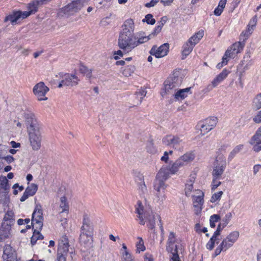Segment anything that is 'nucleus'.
Wrapping results in <instances>:
<instances>
[{
  "instance_id": "nucleus-27",
  "label": "nucleus",
  "mask_w": 261,
  "mask_h": 261,
  "mask_svg": "<svg viewBox=\"0 0 261 261\" xmlns=\"http://www.w3.org/2000/svg\"><path fill=\"white\" fill-rule=\"evenodd\" d=\"M162 141L165 145L172 146L173 147H174L175 146L179 144L181 140L178 137L173 135H167L163 138Z\"/></svg>"
},
{
  "instance_id": "nucleus-35",
  "label": "nucleus",
  "mask_w": 261,
  "mask_h": 261,
  "mask_svg": "<svg viewBox=\"0 0 261 261\" xmlns=\"http://www.w3.org/2000/svg\"><path fill=\"white\" fill-rule=\"evenodd\" d=\"M251 108L255 111L261 109V93L256 94L252 99Z\"/></svg>"
},
{
  "instance_id": "nucleus-47",
  "label": "nucleus",
  "mask_w": 261,
  "mask_h": 261,
  "mask_svg": "<svg viewBox=\"0 0 261 261\" xmlns=\"http://www.w3.org/2000/svg\"><path fill=\"white\" fill-rule=\"evenodd\" d=\"M221 219V217L218 214H214L210 217V224L212 228L216 227V223L218 222Z\"/></svg>"
},
{
  "instance_id": "nucleus-23",
  "label": "nucleus",
  "mask_w": 261,
  "mask_h": 261,
  "mask_svg": "<svg viewBox=\"0 0 261 261\" xmlns=\"http://www.w3.org/2000/svg\"><path fill=\"white\" fill-rule=\"evenodd\" d=\"M81 232L93 235V225L90 220V218L87 215L84 216L83 225L81 228Z\"/></svg>"
},
{
  "instance_id": "nucleus-45",
  "label": "nucleus",
  "mask_w": 261,
  "mask_h": 261,
  "mask_svg": "<svg viewBox=\"0 0 261 261\" xmlns=\"http://www.w3.org/2000/svg\"><path fill=\"white\" fill-rule=\"evenodd\" d=\"M80 71L84 74L88 78H90L92 76V70L91 69L88 68L87 67L81 65L79 68Z\"/></svg>"
},
{
  "instance_id": "nucleus-46",
  "label": "nucleus",
  "mask_w": 261,
  "mask_h": 261,
  "mask_svg": "<svg viewBox=\"0 0 261 261\" xmlns=\"http://www.w3.org/2000/svg\"><path fill=\"white\" fill-rule=\"evenodd\" d=\"M135 71V67L132 65L126 66L122 71V74L125 76H131Z\"/></svg>"
},
{
  "instance_id": "nucleus-8",
  "label": "nucleus",
  "mask_w": 261,
  "mask_h": 261,
  "mask_svg": "<svg viewBox=\"0 0 261 261\" xmlns=\"http://www.w3.org/2000/svg\"><path fill=\"white\" fill-rule=\"evenodd\" d=\"M218 122L216 117H208L200 121L196 125V129L199 130H212Z\"/></svg>"
},
{
  "instance_id": "nucleus-21",
  "label": "nucleus",
  "mask_w": 261,
  "mask_h": 261,
  "mask_svg": "<svg viewBox=\"0 0 261 261\" xmlns=\"http://www.w3.org/2000/svg\"><path fill=\"white\" fill-rule=\"evenodd\" d=\"M135 24L134 20L131 19H126L122 25V30L120 34L134 35Z\"/></svg>"
},
{
  "instance_id": "nucleus-56",
  "label": "nucleus",
  "mask_w": 261,
  "mask_h": 261,
  "mask_svg": "<svg viewBox=\"0 0 261 261\" xmlns=\"http://www.w3.org/2000/svg\"><path fill=\"white\" fill-rule=\"evenodd\" d=\"M143 21H146L148 24L153 25L155 22V20L153 18V16L150 14H148L146 15L145 18L143 19Z\"/></svg>"
},
{
  "instance_id": "nucleus-4",
  "label": "nucleus",
  "mask_w": 261,
  "mask_h": 261,
  "mask_svg": "<svg viewBox=\"0 0 261 261\" xmlns=\"http://www.w3.org/2000/svg\"><path fill=\"white\" fill-rule=\"evenodd\" d=\"M68 239L66 236H63L59 240L56 261H66L68 253H72V249H69Z\"/></svg>"
},
{
  "instance_id": "nucleus-61",
  "label": "nucleus",
  "mask_w": 261,
  "mask_h": 261,
  "mask_svg": "<svg viewBox=\"0 0 261 261\" xmlns=\"http://www.w3.org/2000/svg\"><path fill=\"white\" fill-rule=\"evenodd\" d=\"M13 189H14L13 194L17 195L18 191L20 192L22 191L24 189V187L23 186H20L18 183H16L13 186Z\"/></svg>"
},
{
  "instance_id": "nucleus-51",
  "label": "nucleus",
  "mask_w": 261,
  "mask_h": 261,
  "mask_svg": "<svg viewBox=\"0 0 261 261\" xmlns=\"http://www.w3.org/2000/svg\"><path fill=\"white\" fill-rule=\"evenodd\" d=\"M220 179V178L213 177L211 184V189L212 191H215L221 184V182L219 181Z\"/></svg>"
},
{
  "instance_id": "nucleus-11",
  "label": "nucleus",
  "mask_w": 261,
  "mask_h": 261,
  "mask_svg": "<svg viewBox=\"0 0 261 261\" xmlns=\"http://www.w3.org/2000/svg\"><path fill=\"white\" fill-rule=\"evenodd\" d=\"M226 166V163L225 160L223 159H216L213 167L212 172L213 177L220 178L223 174Z\"/></svg>"
},
{
  "instance_id": "nucleus-17",
  "label": "nucleus",
  "mask_w": 261,
  "mask_h": 261,
  "mask_svg": "<svg viewBox=\"0 0 261 261\" xmlns=\"http://www.w3.org/2000/svg\"><path fill=\"white\" fill-rule=\"evenodd\" d=\"M28 13L20 11L13 12L5 18V21H9L13 24H16L19 21L28 17Z\"/></svg>"
},
{
  "instance_id": "nucleus-44",
  "label": "nucleus",
  "mask_w": 261,
  "mask_h": 261,
  "mask_svg": "<svg viewBox=\"0 0 261 261\" xmlns=\"http://www.w3.org/2000/svg\"><path fill=\"white\" fill-rule=\"evenodd\" d=\"M243 145L242 144H240L236 146L234 149L230 152L228 156V160L231 161L237 153H238L243 149Z\"/></svg>"
},
{
  "instance_id": "nucleus-52",
  "label": "nucleus",
  "mask_w": 261,
  "mask_h": 261,
  "mask_svg": "<svg viewBox=\"0 0 261 261\" xmlns=\"http://www.w3.org/2000/svg\"><path fill=\"white\" fill-rule=\"evenodd\" d=\"M147 151L151 154H154L156 152L157 149L152 141L148 143L146 146Z\"/></svg>"
},
{
  "instance_id": "nucleus-53",
  "label": "nucleus",
  "mask_w": 261,
  "mask_h": 261,
  "mask_svg": "<svg viewBox=\"0 0 261 261\" xmlns=\"http://www.w3.org/2000/svg\"><path fill=\"white\" fill-rule=\"evenodd\" d=\"M232 218V214L231 212H229L226 214L225 216L223 218V219L221 220V222L223 223V226H227V225L230 222Z\"/></svg>"
},
{
  "instance_id": "nucleus-19",
  "label": "nucleus",
  "mask_w": 261,
  "mask_h": 261,
  "mask_svg": "<svg viewBox=\"0 0 261 261\" xmlns=\"http://www.w3.org/2000/svg\"><path fill=\"white\" fill-rule=\"evenodd\" d=\"M4 261H17L16 253L10 245H6L4 248L3 255Z\"/></svg>"
},
{
  "instance_id": "nucleus-30",
  "label": "nucleus",
  "mask_w": 261,
  "mask_h": 261,
  "mask_svg": "<svg viewBox=\"0 0 261 261\" xmlns=\"http://www.w3.org/2000/svg\"><path fill=\"white\" fill-rule=\"evenodd\" d=\"M177 88L174 87L171 83H167V81L164 82L163 88L161 91V94L162 97H165L167 94H170L175 92Z\"/></svg>"
},
{
  "instance_id": "nucleus-9",
  "label": "nucleus",
  "mask_w": 261,
  "mask_h": 261,
  "mask_svg": "<svg viewBox=\"0 0 261 261\" xmlns=\"http://www.w3.org/2000/svg\"><path fill=\"white\" fill-rule=\"evenodd\" d=\"M62 80L60 82L58 87L63 86L73 87L78 85L80 79L75 74L66 73L62 76Z\"/></svg>"
},
{
  "instance_id": "nucleus-37",
  "label": "nucleus",
  "mask_w": 261,
  "mask_h": 261,
  "mask_svg": "<svg viewBox=\"0 0 261 261\" xmlns=\"http://www.w3.org/2000/svg\"><path fill=\"white\" fill-rule=\"evenodd\" d=\"M194 154L191 152L186 153L178 159L183 166L194 159Z\"/></svg>"
},
{
  "instance_id": "nucleus-43",
  "label": "nucleus",
  "mask_w": 261,
  "mask_h": 261,
  "mask_svg": "<svg viewBox=\"0 0 261 261\" xmlns=\"http://www.w3.org/2000/svg\"><path fill=\"white\" fill-rule=\"evenodd\" d=\"M38 6L35 4V1L33 0L32 2L28 4V11H24V12L28 13V16H29L32 14H34L36 13L38 9Z\"/></svg>"
},
{
  "instance_id": "nucleus-29",
  "label": "nucleus",
  "mask_w": 261,
  "mask_h": 261,
  "mask_svg": "<svg viewBox=\"0 0 261 261\" xmlns=\"http://www.w3.org/2000/svg\"><path fill=\"white\" fill-rule=\"evenodd\" d=\"M192 197L193 198V204H203V192L200 190H195L193 191V194Z\"/></svg>"
},
{
  "instance_id": "nucleus-5",
  "label": "nucleus",
  "mask_w": 261,
  "mask_h": 261,
  "mask_svg": "<svg viewBox=\"0 0 261 261\" xmlns=\"http://www.w3.org/2000/svg\"><path fill=\"white\" fill-rule=\"evenodd\" d=\"M134 35L120 34L118 39V46L124 51L128 53L136 47Z\"/></svg>"
},
{
  "instance_id": "nucleus-15",
  "label": "nucleus",
  "mask_w": 261,
  "mask_h": 261,
  "mask_svg": "<svg viewBox=\"0 0 261 261\" xmlns=\"http://www.w3.org/2000/svg\"><path fill=\"white\" fill-rule=\"evenodd\" d=\"M176 241L175 233L173 231L170 232L166 244V250L168 253H178L177 246L175 244Z\"/></svg>"
},
{
  "instance_id": "nucleus-7",
  "label": "nucleus",
  "mask_w": 261,
  "mask_h": 261,
  "mask_svg": "<svg viewBox=\"0 0 261 261\" xmlns=\"http://www.w3.org/2000/svg\"><path fill=\"white\" fill-rule=\"evenodd\" d=\"M183 167L182 165L178 159L175 161L172 165L169 166H164L159 170V175H162V174L164 177H168L169 175L174 174L176 173L179 169Z\"/></svg>"
},
{
  "instance_id": "nucleus-14",
  "label": "nucleus",
  "mask_w": 261,
  "mask_h": 261,
  "mask_svg": "<svg viewBox=\"0 0 261 261\" xmlns=\"http://www.w3.org/2000/svg\"><path fill=\"white\" fill-rule=\"evenodd\" d=\"M168 51L169 44L165 43L159 47L156 46H153L149 51V53L157 58H160L166 56Z\"/></svg>"
},
{
  "instance_id": "nucleus-33",
  "label": "nucleus",
  "mask_w": 261,
  "mask_h": 261,
  "mask_svg": "<svg viewBox=\"0 0 261 261\" xmlns=\"http://www.w3.org/2000/svg\"><path fill=\"white\" fill-rule=\"evenodd\" d=\"M59 208L61 210L60 212V214L65 213L66 215L68 214L69 205L66 197L63 196L60 198Z\"/></svg>"
},
{
  "instance_id": "nucleus-34",
  "label": "nucleus",
  "mask_w": 261,
  "mask_h": 261,
  "mask_svg": "<svg viewBox=\"0 0 261 261\" xmlns=\"http://www.w3.org/2000/svg\"><path fill=\"white\" fill-rule=\"evenodd\" d=\"M194 45L188 40L182 46V59H185L192 51Z\"/></svg>"
},
{
  "instance_id": "nucleus-54",
  "label": "nucleus",
  "mask_w": 261,
  "mask_h": 261,
  "mask_svg": "<svg viewBox=\"0 0 261 261\" xmlns=\"http://www.w3.org/2000/svg\"><path fill=\"white\" fill-rule=\"evenodd\" d=\"M223 193V192L222 191L214 193L211 198V202L212 203H214L217 201L219 200Z\"/></svg>"
},
{
  "instance_id": "nucleus-24",
  "label": "nucleus",
  "mask_w": 261,
  "mask_h": 261,
  "mask_svg": "<svg viewBox=\"0 0 261 261\" xmlns=\"http://www.w3.org/2000/svg\"><path fill=\"white\" fill-rule=\"evenodd\" d=\"M168 178V177H164L162 174V175H159V172L158 173L154 184V189L156 192L165 190L166 186L165 181Z\"/></svg>"
},
{
  "instance_id": "nucleus-32",
  "label": "nucleus",
  "mask_w": 261,
  "mask_h": 261,
  "mask_svg": "<svg viewBox=\"0 0 261 261\" xmlns=\"http://www.w3.org/2000/svg\"><path fill=\"white\" fill-rule=\"evenodd\" d=\"M92 236L93 235L92 234L81 232L80 236V242L81 244L85 246L91 245L92 243Z\"/></svg>"
},
{
  "instance_id": "nucleus-20",
  "label": "nucleus",
  "mask_w": 261,
  "mask_h": 261,
  "mask_svg": "<svg viewBox=\"0 0 261 261\" xmlns=\"http://www.w3.org/2000/svg\"><path fill=\"white\" fill-rule=\"evenodd\" d=\"M257 22L256 17H253L249 21L245 30L240 35L241 39L245 41L252 34Z\"/></svg>"
},
{
  "instance_id": "nucleus-50",
  "label": "nucleus",
  "mask_w": 261,
  "mask_h": 261,
  "mask_svg": "<svg viewBox=\"0 0 261 261\" xmlns=\"http://www.w3.org/2000/svg\"><path fill=\"white\" fill-rule=\"evenodd\" d=\"M0 201L4 205H8L10 201L8 192H0Z\"/></svg>"
},
{
  "instance_id": "nucleus-40",
  "label": "nucleus",
  "mask_w": 261,
  "mask_h": 261,
  "mask_svg": "<svg viewBox=\"0 0 261 261\" xmlns=\"http://www.w3.org/2000/svg\"><path fill=\"white\" fill-rule=\"evenodd\" d=\"M227 0H220L218 6L215 8L214 14L216 16H220L223 11L226 4Z\"/></svg>"
},
{
  "instance_id": "nucleus-18",
  "label": "nucleus",
  "mask_w": 261,
  "mask_h": 261,
  "mask_svg": "<svg viewBox=\"0 0 261 261\" xmlns=\"http://www.w3.org/2000/svg\"><path fill=\"white\" fill-rule=\"evenodd\" d=\"M90 0H76L72 2L65 7V10L77 12L87 5Z\"/></svg>"
},
{
  "instance_id": "nucleus-13",
  "label": "nucleus",
  "mask_w": 261,
  "mask_h": 261,
  "mask_svg": "<svg viewBox=\"0 0 261 261\" xmlns=\"http://www.w3.org/2000/svg\"><path fill=\"white\" fill-rule=\"evenodd\" d=\"M239 236L240 233L238 231H232L223 240L221 243L228 250L238 241Z\"/></svg>"
},
{
  "instance_id": "nucleus-1",
  "label": "nucleus",
  "mask_w": 261,
  "mask_h": 261,
  "mask_svg": "<svg viewBox=\"0 0 261 261\" xmlns=\"http://www.w3.org/2000/svg\"><path fill=\"white\" fill-rule=\"evenodd\" d=\"M11 119L18 128H22V124L20 120L24 119L23 125L28 130H38L41 129L35 115L31 112H25L22 108H16L11 113Z\"/></svg>"
},
{
  "instance_id": "nucleus-16",
  "label": "nucleus",
  "mask_w": 261,
  "mask_h": 261,
  "mask_svg": "<svg viewBox=\"0 0 261 261\" xmlns=\"http://www.w3.org/2000/svg\"><path fill=\"white\" fill-rule=\"evenodd\" d=\"M184 72L181 70L175 71L173 74L169 77L166 81L167 83H171L177 88L181 85L182 80L184 77Z\"/></svg>"
},
{
  "instance_id": "nucleus-22",
  "label": "nucleus",
  "mask_w": 261,
  "mask_h": 261,
  "mask_svg": "<svg viewBox=\"0 0 261 261\" xmlns=\"http://www.w3.org/2000/svg\"><path fill=\"white\" fill-rule=\"evenodd\" d=\"M261 132H257L253 135L250 141L249 144L252 146V150L256 152H259L261 150Z\"/></svg>"
},
{
  "instance_id": "nucleus-59",
  "label": "nucleus",
  "mask_w": 261,
  "mask_h": 261,
  "mask_svg": "<svg viewBox=\"0 0 261 261\" xmlns=\"http://www.w3.org/2000/svg\"><path fill=\"white\" fill-rule=\"evenodd\" d=\"M226 226H223V223L222 222H221L218 225L217 230L214 232L213 236H214L217 238L218 236H219L220 234L221 231Z\"/></svg>"
},
{
  "instance_id": "nucleus-26",
  "label": "nucleus",
  "mask_w": 261,
  "mask_h": 261,
  "mask_svg": "<svg viewBox=\"0 0 261 261\" xmlns=\"http://www.w3.org/2000/svg\"><path fill=\"white\" fill-rule=\"evenodd\" d=\"M38 189V186L36 184H32L29 186L25 190L23 195L20 199V201L23 202L27 199L30 196H32L37 192Z\"/></svg>"
},
{
  "instance_id": "nucleus-10",
  "label": "nucleus",
  "mask_w": 261,
  "mask_h": 261,
  "mask_svg": "<svg viewBox=\"0 0 261 261\" xmlns=\"http://www.w3.org/2000/svg\"><path fill=\"white\" fill-rule=\"evenodd\" d=\"M42 136L40 132H30L29 142L34 151L39 150L41 146Z\"/></svg>"
},
{
  "instance_id": "nucleus-25",
  "label": "nucleus",
  "mask_w": 261,
  "mask_h": 261,
  "mask_svg": "<svg viewBox=\"0 0 261 261\" xmlns=\"http://www.w3.org/2000/svg\"><path fill=\"white\" fill-rule=\"evenodd\" d=\"M11 224L7 222H3L0 228V242L5 241L9 238L11 234Z\"/></svg>"
},
{
  "instance_id": "nucleus-39",
  "label": "nucleus",
  "mask_w": 261,
  "mask_h": 261,
  "mask_svg": "<svg viewBox=\"0 0 261 261\" xmlns=\"http://www.w3.org/2000/svg\"><path fill=\"white\" fill-rule=\"evenodd\" d=\"M0 181V192H9L10 186L7 178L5 176H1Z\"/></svg>"
},
{
  "instance_id": "nucleus-64",
  "label": "nucleus",
  "mask_w": 261,
  "mask_h": 261,
  "mask_svg": "<svg viewBox=\"0 0 261 261\" xmlns=\"http://www.w3.org/2000/svg\"><path fill=\"white\" fill-rule=\"evenodd\" d=\"M169 261H180L178 254H169Z\"/></svg>"
},
{
  "instance_id": "nucleus-55",
  "label": "nucleus",
  "mask_w": 261,
  "mask_h": 261,
  "mask_svg": "<svg viewBox=\"0 0 261 261\" xmlns=\"http://www.w3.org/2000/svg\"><path fill=\"white\" fill-rule=\"evenodd\" d=\"M217 239V238L215 236H213L212 238L210 239V241L206 244V248L210 250H212L214 247L215 241Z\"/></svg>"
},
{
  "instance_id": "nucleus-42",
  "label": "nucleus",
  "mask_w": 261,
  "mask_h": 261,
  "mask_svg": "<svg viewBox=\"0 0 261 261\" xmlns=\"http://www.w3.org/2000/svg\"><path fill=\"white\" fill-rule=\"evenodd\" d=\"M14 213L11 210H8L6 213L4 218V222L8 223L11 224V226L14 223V219H13Z\"/></svg>"
},
{
  "instance_id": "nucleus-31",
  "label": "nucleus",
  "mask_w": 261,
  "mask_h": 261,
  "mask_svg": "<svg viewBox=\"0 0 261 261\" xmlns=\"http://www.w3.org/2000/svg\"><path fill=\"white\" fill-rule=\"evenodd\" d=\"M191 94V88H186L178 90L174 94V98L177 100H181Z\"/></svg>"
},
{
  "instance_id": "nucleus-57",
  "label": "nucleus",
  "mask_w": 261,
  "mask_h": 261,
  "mask_svg": "<svg viewBox=\"0 0 261 261\" xmlns=\"http://www.w3.org/2000/svg\"><path fill=\"white\" fill-rule=\"evenodd\" d=\"M227 250V249L222 245V244L221 243L220 245L215 249L214 257H216L220 254L221 251H226Z\"/></svg>"
},
{
  "instance_id": "nucleus-36",
  "label": "nucleus",
  "mask_w": 261,
  "mask_h": 261,
  "mask_svg": "<svg viewBox=\"0 0 261 261\" xmlns=\"http://www.w3.org/2000/svg\"><path fill=\"white\" fill-rule=\"evenodd\" d=\"M203 35L204 31L200 30L188 39L189 42H191L193 45L195 46L202 39V38L203 37Z\"/></svg>"
},
{
  "instance_id": "nucleus-49",
  "label": "nucleus",
  "mask_w": 261,
  "mask_h": 261,
  "mask_svg": "<svg viewBox=\"0 0 261 261\" xmlns=\"http://www.w3.org/2000/svg\"><path fill=\"white\" fill-rule=\"evenodd\" d=\"M229 48L233 51V54L237 55L243 49V46L240 42H236L231 46Z\"/></svg>"
},
{
  "instance_id": "nucleus-12",
  "label": "nucleus",
  "mask_w": 261,
  "mask_h": 261,
  "mask_svg": "<svg viewBox=\"0 0 261 261\" xmlns=\"http://www.w3.org/2000/svg\"><path fill=\"white\" fill-rule=\"evenodd\" d=\"M230 71L226 69H224L222 72L218 74L211 82V84L206 87L207 91L211 90L221 84L228 75Z\"/></svg>"
},
{
  "instance_id": "nucleus-38",
  "label": "nucleus",
  "mask_w": 261,
  "mask_h": 261,
  "mask_svg": "<svg viewBox=\"0 0 261 261\" xmlns=\"http://www.w3.org/2000/svg\"><path fill=\"white\" fill-rule=\"evenodd\" d=\"M147 93L145 89H140L136 93V100L134 101V105L138 106L141 103L142 99L146 96Z\"/></svg>"
},
{
  "instance_id": "nucleus-41",
  "label": "nucleus",
  "mask_w": 261,
  "mask_h": 261,
  "mask_svg": "<svg viewBox=\"0 0 261 261\" xmlns=\"http://www.w3.org/2000/svg\"><path fill=\"white\" fill-rule=\"evenodd\" d=\"M138 241L136 243V253H140L141 252L144 251L145 250V247L144 246V241L142 238L138 237Z\"/></svg>"
},
{
  "instance_id": "nucleus-6",
  "label": "nucleus",
  "mask_w": 261,
  "mask_h": 261,
  "mask_svg": "<svg viewBox=\"0 0 261 261\" xmlns=\"http://www.w3.org/2000/svg\"><path fill=\"white\" fill-rule=\"evenodd\" d=\"M48 91L49 88L42 82L36 84L33 88V93L39 101L46 100L47 99L46 94Z\"/></svg>"
},
{
  "instance_id": "nucleus-58",
  "label": "nucleus",
  "mask_w": 261,
  "mask_h": 261,
  "mask_svg": "<svg viewBox=\"0 0 261 261\" xmlns=\"http://www.w3.org/2000/svg\"><path fill=\"white\" fill-rule=\"evenodd\" d=\"M162 28L163 27H162L161 25L158 24V25L155 27L152 32L149 34L151 38H152L153 37L156 36L161 31Z\"/></svg>"
},
{
  "instance_id": "nucleus-3",
  "label": "nucleus",
  "mask_w": 261,
  "mask_h": 261,
  "mask_svg": "<svg viewBox=\"0 0 261 261\" xmlns=\"http://www.w3.org/2000/svg\"><path fill=\"white\" fill-rule=\"evenodd\" d=\"M42 215L41 206L40 204L36 205L32 214V224L33 228H34L31 240L32 245H34L37 240H42L43 238V236L39 232L43 226V217Z\"/></svg>"
},
{
  "instance_id": "nucleus-48",
  "label": "nucleus",
  "mask_w": 261,
  "mask_h": 261,
  "mask_svg": "<svg viewBox=\"0 0 261 261\" xmlns=\"http://www.w3.org/2000/svg\"><path fill=\"white\" fill-rule=\"evenodd\" d=\"M156 200L158 203L162 204L166 199L165 191H160L155 193Z\"/></svg>"
},
{
  "instance_id": "nucleus-63",
  "label": "nucleus",
  "mask_w": 261,
  "mask_h": 261,
  "mask_svg": "<svg viewBox=\"0 0 261 261\" xmlns=\"http://www.w3.org/2000/svg\"><path fill=\"white\" fill-rule=\"evenodd\" d=\"M253 121L256 123H261V110L253 117Z\"/></svg>"
},
{
  "instance_id": "nucleus-2",
  "label": "nucleus",
  "mask_w": 261,
  "mask_h": 261,
  "mask_svg": "<svg viewBox=\"0 0 261 261\" xmlns=\"http://www.w3.org/2000/svg\"><path fill=\"white\" fill-rule=\"evenodd\" d=\"M136 212L138 214V217L139 219V223L141 225H144L146 220L148 221L147 226L149 228L153 229L155 227V220L158 219L160 223V229L162 234L164 235V228L162 223L161 218L160 215L154 213L150 209L144 210L143 206L141 201H138L136 205Z\"/></svg>"
},
{
  "instance_id": "nucleus-28",
  "label": "nucleus",
  "mask_w": 261,
  "mask_h": 261,
  "mask_svg": "<svg viewBox=\"0 0 261 261\" xmlns=\"http://www.w3.org/2000/svg\"><path fill=\"white\" fill-rule=\"evenodd\" d=\"M135 42H136V47L140 44L147 42L149 40L151 39L150 36L146 35L145 33L140 32L138 33L136 36H135Z\"/></svg>"
},
{
  "instance_id": "nucleus-62",
  "label": "nucleus",
  "mask_w": 261,
  "mask_h": 261,
  "mask_svg": "<svg viewBox=\"0 0 261 261\" xmlns=\"http://www.w3.org/2000/svg\"><path fill=\"white\" fill-rule=\"evenodd\" d=\"M122 259L123 261H133L132 255L128 252L122 253Z\"/></svg>"
},
{
  "instance_id": "nucleus-60",
  "label": "nucleus",
  "mask_w": 261,
  "mask_h": 261,
  "mask_svg": "<svg viewBox=\"0 0 261 261\" xmlns=\"http://www.w3.org/2000/svg\"><path fill=\"white\" fill-rule=\"evenodd\" d=\"M193 185L191 184L186 183L185 185V193L187 196H190L191 195V193L193 190Z\"/></svg>"
}]
</instances>
